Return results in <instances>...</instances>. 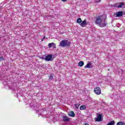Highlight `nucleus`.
Instances as JSON below:
<instances>
[{"instance_id":"obj_1","label":"nucleus","mask_w":125,"mask_h":125,"mask_svg":"<svg viewBox=\"0 0 125 125\" xmlns=\"http://www.w3.org/2000/svg\"><path fill=\"white\" fill-rule=\"evenodd\" d=\"M104 15L99 16L96 18L95 23L97 25H99L100 27H105L107 25V22L105 21V19H103Z\"/></svg>"},{"instance_id":"obj_2","label":"nucleus","mask_w":125,"mask_h":125,"mask_svg":"<svg viewBox=\"0 0 125 125\" xmlns=\"http://www.w3.org/2000/svg\"><path fill=\"white\" fill-rule=\"evenodd\" d=\"M60 46L62 47H66V46H70V42L68 40H62L60 42Z\"/></svg>"},{"instance_id":"obj_3","label":"nucleus","mask_w":125,"mask_h":125,"mask_svg":"<svg viewBox=\"0 0 125 125\" xmlns=\"http://www.w3.org/2000/svg\"><path fill=\"white\" fill-rule=\"evenodd\" d=\"M115 7H117L118 8H122V7H124L125 8V3H117L115 4Z\"/></svg>"},{"instance_id":"obj_4","label":"nucleus","mask_w":125,"mask_h":125,"mask_svg":"<svg viewBox=\"0 0 125 125\" xmlns=\"http://www.w3.org/2000/svg\"><path fill=\"white\" fill-rule=\"evenodd\" d=\"M94 91L96 94L97 95H99V94H101V89L99 87H96L94 89Z\"/></svg>"},{"instance_id":"obj_5","label":"nucleus","mask_w":125,"mask_h":125,"mask_svg":"<svg viewBox=\"0 0 125 125\" xmlns=\"http://www.w3.org/2000/svg\"><path fill=\"white\" fill-rule=\"evenodd\" d=\"M86 25H87V21L86 19H84V20L82 21L80 23V26H81V27H85Z\"/></svg>"},{"instance_id":"obj_6","label":"nucleus","mask_w":125,"mask_h":125,"mask_svg":"<svg viewBox=\"0 0 125 125\" xmlns=\"http://www.w3.org/2000/svg\"><path fill=\"white\" fill-rule=\"evenodd\" d=\"M49 48L52 47V48H56V44L54 42L49 43L48 45Z\"/></svg>"},{"instance_id":"obj_7","label":"nucleus","mask_w":125,"mask_h":125,"mask_svg":"<svg viewBox=\"0 0 125 125\" xmlns=\"http://www.w3.org/2000/svg\"><path fill=\"white\" fill-rule=\"evenodd\" d=\"M52 59V55H49L48 56H46L45 57L46 61H51Z\"/></svg>"},{"instance_id":"obj_8","label":"nucleus","mask_w":125,"mask_h":125,"mask_svg":"<svg viewBox=\"0 0 125 125\" xmlns=\"http://www.w3.org/2000/svg\"><path fill=\"white\" fill-rule=\"evenodd\" d=\"M96 121L97 122H101L102 121V115H101V114H98Z\"/></svg>"},{"instance_id":"obj_9","label":"nucleus","mask_w":125,"mask_h":125,"mask_svg":"<svg viewBox=\"0 0 125 125\" xmlns=\"http://www.w3.org/2000/svg\"><path fill=\"white\" fill-rule=\"evenodd\" d=\"M84 68L85 69L86 68L90 69L92 68V64L90 62H89L84 66Z\"/></svg>"},{"instance_id":"obj_10","label":"nucleus","mask_w":125,"mask_h":125,"mask_svg":"<svg viewBox=\"0 0 125 125\" xmlns=\"http://www.w3.org/2000/svg\"><path fill=\"white\" fill-rule=\"evenodd\" d=\"M63 122H69L70 121V118H68L66 115H64L62 117Z\"/></svg>"},{"instance_id":"obj_11","label":"nucleus","mask_w":125,"mask_h":125,"mask_svg":"<svg viewBox=\"0 0 125 125\" xmlns=\"http://www.w3.org/2000/svg\"><path fill=\"white\" fill-rule=\"evenodd\" d=\"M123 11H119V12H116L115 14V15H116V17H121V16H123Z\"/></svg>"},{"instance_id":"obj_12","label":"nucleus","mask_w":125,"mask_h":125,"mask_svg":"<svg viewBox=\"0 0 125 125\" xmlns=\"http://www.w3.org/2000/svg\"><path fill=\"white\" fill-rule=\"evenodd\" d=\"M68 115L70 117H75V113L73 111H71L70 112H69L68 113Z\"/></svg>"},{"instance_id":"obj_13","label":"nucleus","mask_w":125,"mask_h":125,"mask_svg":"<svg viewBox=\"0 0 125 125\" xmlns=\"http://www.w3.org/2000/svg\"><path fill=\"white\" fill-rule=\"evenodd\" d=\"M84 64V62L83 61H81L78 63L79 66L80 67H83V65Z\"/></svg>"},{"instance_id":"obj_14","label":"nucleus","mask_w":125,"mask_h":125,"mask_svg":"<svg viewBox=\"0 0 125 125\" xmlns=\"http://www.w3.org/2000/svg\"><path fill=\"white\" fill-rule=\"evenodd\" d=\"M77 23H78V24H80L82 23V19L81 18H79L77 20Z\"/></svg>"},{"instance_id":"obj_15","label":"nucleus","mask_w":125,"mask_h":125,"mask_svg":"<svg viewBox=\"0 0 125 125\" xmlns=\"http://www.w3.org/2000/svg\"><path fill=\"white\" fill-rule=\"evenodd\" d=\"M86 108L85 105H82L80 106V109L81 110H84Z\"/></svg>"},{"instance_id":"obj_16","label":"nucleus","mask_w":125,"mask_h":125,"mask_svg":"<svg viewBox=\"0 0 125 125\" xmlns=\"http://www.w3.org/2000/svg\"><path fill=\"white\" fill-rule=\"evenodd\" d=\"M107 125H115V121H111Z\"/></svg>"},{"instance_id":"obj_17","label":"nucleus","mask_w":125,"mask_h":125,"mask_svg":"<svg viewBox=\"0 0 125 125\" xmlns=\"http://www.w3.org/2000/svg\"><path fill=\"white\" fill-rule=\"evenodd\" d=\"M117 125H125V123L123 122H119L117 123Z\"/></svg>"},{"instance_id":"obj_18","label":"nucleus","mask_w":125,"mask_h":125,"mask_svg":"<svg viewBox=\"0 0 125 125\" xmlns=\"http://www.w3.org/2000/svg\"><path fill=\"white\" fill-rule=\"evenodd\" d=\"M10 88H11V89H12L13 90L15 89V87L14 85H13V84H12V86H10Z\"/></svg>"},{"instance_id":"obj_19","label":"nucleus","mask_w":125,"mask_h":125,"mask_svg":"<svg viewBox=\"0 0 125 125\" xmlns=\"http://www.w3.org/2000/svg\"><path fill=\"white\" fill-rule=\"evenodd\" d=\"M75 107L76 108V109H78L79 107H80V104H75Z\"/></svg>"},{"instance_id":"obj_20","label":"nucleus","mask_w":125,"mask_h":125,"mask_svg":"<svg viewBox=\"0 0 125 125\" xmlns=\"http://www.w3.org/2000/svg\"><path fill=\"white\" fill-rule=\"evenodd\" d=\"M45 57L46 56H43L42 57V59H43V60H45Z\"/></svg>"},{"instance_id":"obj_21","label":"nucleus","mask_w":125,"mask_h":125,"mask_svg":"<svg viewBox=\"0 0 125 125\" xmlns=\"http://www.w3.org/2000/svg\"><path fill=\"white\" fill-rule=\"evenodd\" d=\"M50 80H52L53 79V76H52V75H51L49 77Z\"/></svg>"},{"instance_id":"obj_22","label":"nucleus","mask_w":125,"mask_h":125,"mask_svg":"<svg viewBox=\"0 0 125 125\" xmlns=\"http://www.w3.org/2000/svg\"><path fill=\"white\" fill-rule=\"evenodd\" d=\"M4 59L2 57H0V61H2V60H4Z\"/></svg>"},{"instance_id":"obj_23","label":"nucleus","mask_w":125,"mask_h":125,"mask_svg":"<svg viewBox=\"0 0 125 125\" xmlns=\"http://www.w3.org/2000/svg\"><path fill=\"white\" fill-rule=\"evenodd\" d=\"M45 39V36H44L42 39V42H43V40Z\"/></svg>"},{"instance_id":"obj_24","label":"nucleus","mask_w":125,"mask_h":125,"mask_svg":"<svg viewBox=\"0 0 125 125\" xmlns=\"http://www.w3.org/2000/svg\"><path fill=\"white\" fill-rule=\"evenodd\" d=\"M101 1V0H99V1L96 0V2H100Z\"/></svg>"},{"instance_id":"obj_25","label":"nucleus","mask_w":125,"mask_h":125,"mask_svg":"<svg viewBox=\"0 0 125 125\" xmlns=\"http://www.w3.org/2000/svg\"><path fill=\"white\" fill-rule=\"evenodd\" d=\"M62 1H67V0H62Z\"/></svg>"}]
</instances>
